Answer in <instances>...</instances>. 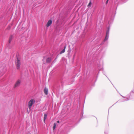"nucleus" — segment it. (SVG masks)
I'll list each match as a JSON object with an SVG mask.
<instances>
[{"instance_id":"nucleus-2","label":"nucleus","mask_w":134,"mask_h":134,"mask_svg":"<svg viewBox=\"0 0 134 134\" xmlns=\"http://www.w3.org/2000/svg\"><path fill=\"white\" fill-rule=\"evenodd\" d=\"M35 100L31 99L28 102V107L29 109H31L33 104L35 103Z\"/></svg>"},{"instance_id":"nucleus-14","label":"nucleus","mask_w":134,"mask_h":134,"mask_svg":"<svg viewBox=\"0 0 134 134\" xmlns=\"http://www.w3.org/2000/svg\"><path fill=\"white\" fill-rule=\"evenodd\" d=\"M57 123H59V121H57Z\"/></svg>"},{"instance_id":"nucleus-6","label":"nucleus","mask_w":134,"mask_h":134,"mask_svg":"<svg viewBox=\"0 0 134 134\" xmlns=\"http://www.w3.org/2000/svg\"><path fill=\"white\" fill-rule=\"evenodd\" d=\"M13 36L12 35H10L9 37V43H10L12 39H13Z\"/></svg>"},{"instance_id":"nucleus-9","label":"nucleus","mask_w":134,"mask_h":134,"mask_svg":"<svg viewBox=\"0 0 134 134\" xmlns=\"http://www.w3.org/2000/svg\"><path fill=\"white\" fill-rule=\"evenodd\" d=\"M66 46H65L64 47V49H63L60 52V54L64 53L65 52V50L66 47Z\"/></svg>"},{"instance_id":"nucleus-10","label":"nucleus","mask_w":134,"mask_h":134,"mask_svg":"<svg viewBox=\"0 0 134 134\" xmlns=\"http://www.w3.org/2000/svg\"><path fill=\"white\" fill-rule=\"evenodd\" d=\"M51 59L50 58H48L46 59V62L47 63H49L51 61Z\"/></svg>"},{"instance_id":"nucleus-13","label":"nucleus","mask_w":134,"mask_h":134,"mask_svg":"<svg viewBox=\"0 0 134 134\" xmlns=\"http://www.w3.org/2000/svg\"><path fill=\"white\" fill-rule=\"evenodd\" d=\"M108 0H107V1H106V4H107V3H108Z\"/></svg>"},{"instance_id":"nucleus-11","label":"nucleus","mask_w":134,"mask_h":134,"mask_svg":"<svg viewBox=\"0 0 134 134\" xmlns=\"http://www.w3.org/2000/svg\"><path fill=\"white\" fill-rule=\"evenodd\" d=\"M56 125L55 123H54V126L53 127V130H54L56 127Z\"/></svg>"},{"instance_id":"nucleus-7","label":"nucleus","mask_w":134,"mask_h":134,"mask_svg":"<svg viewBox=\"0 0 134 134\" xmlns=\"http://www.w3.org/2000/svg\"><path fill=\"white\" fill-rule=\"evenodd\" d=\"M44 91L46 95L48 94V89L46 88H45L44 90Z\"/></svg>"},{"instance_id":"nucleus-5","label":"nucleus","mask_w":134,"mask_h":134,"mask_svg":"<svg viewBox=\"0 0 134 134\" xmlns=\"http://www.w3.org/2000/svg\"><path fill=\"white\" fill-rule=\"evenodd\" d=\"M52 21L51 20H49L47 22V24L46 26L48 27L49 26L52 24Z\"/></svg>"},{"instance_id":"nucleus-8","label":"nucleus","mask_w":134,"mask_h":134,"mask_svg":"<svg viewBox=\"0 0 134 134\" xmlns=\"http://www.w3.org/2000/svg\"><path fill=\"white\" fill-rule=\"evenodd\" d=\"M47 114H44V120H43V121H44V122H45V120H46V119L47 118Z\"/></svg>"},{"instance_id":"nucleus-4","label":"nucleus","mask_w":134,"mask_h":134,"mask_svg":"<svg viewBox=\"0 0 134 134\" xmlns=\"http://www.w3.org/2000/svg\"><path fill=\"white\" fill-rule=\"evenodd\" d=\"M109 30H108L107 31V32H106V36H105V38L104 40L105 41L108 39V37H109Z\"/></svg>"},{"instance_id":"nucleus-1","label":"nucleus","mask_w":134,"mask_h":134,"mask_svg":"<svg viewBox=\"0 0 134 134\" xmlns=\"http://www.w3.org/2000/svg\"><path fill=\"white\" fill-rule=\"evenodd\" d=\"M15 64L16 66V68L17 69H19L20 64V60L17 58L16 60H15Z\"/></svg>"},{"instance_id":"nucleus-12","label":"nucleus","mask_w":134,"mask_h":134,"mask_svg":"<svg viewBox=\"0 0 134 134\" xmlns=\"http://www.w3.org/2000/svg\"><path fill=\"white\" fill-rule=\"evenodd\" d=\"M91 4H92L91 2V1H90L88 5V6L90 7Z\"/></svg>"},{"instance_id":"nucleus-3","label":"nucleus","mask_w":134,"mask_h":134,"mask_svg":"<svg viewBox=\"0 0 134 134\" xmlns=\"http://www.w3.org/2000/svg\"><path fill=\"white\" fill-rule=\"evenodd\" d=\"M21 81L20 80H18L16 82L14 85V88H16L18 87L20 85Z\"/></svg>"}]
</instances>
